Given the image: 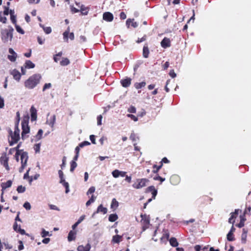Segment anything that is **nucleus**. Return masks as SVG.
I'll list each match as a JSON object with an SVG mask.
<instances>
[{"label": "nucleus", "instance_id": "1", "mask_svg": "<svg viewBox=\"0 0 251 251\" xmlns=\"http://www.w3.org/2000/svg\"><path fill=\"white\" fill-rule=\"evenodd\" d=\"M41 78V75L39 74L33 75L25 81V87L28 89L34 88L40 83Z\"/></svg>", "mask_w": 251, "mask_h": 251}, {"label": "nucleus", "instance_id": "2", "mask_svg": "<svg viewBox=\"0 0 251 251\" xmlns=\"http://www.w3.org/2000/svg\"><path fill=\"white\" fill-rule=\"evenodd\" d=\"M20 130L18 127V124H15L14 132H13L11 129H9L8 133L11 137V140H9V145L10 146H12L13 144L17 143L20 140Z\"/></svg>", "mask_w": 251, "mask_h": 251}, {"label": "nucleus", "instance_id": "3", "mask_svg": "<svg viewBox=\"0 0 251 251\" xmlns=\"http://www.w3.org/2000/svg\"><path fill=\"white\" fill-rule=\"evenodd\" d=\"M14 29L10 27L9 29H2L1 30V39L4 43L11 41L13 39V32Z\"/></svg>", "mask_w": 251, "mask_h": 251}, {"label": "nucleus", "instance_id": "4", "mask_svg": "<svg viewBox=\"0 0 251 251\" xmlns=\"http://www.w3.org/2000/svg\"><path fill=\"white\" fill-rule=\"evenodd\" d=\"M29 116L27 115L25 116L23 118V120L22 122V138L23 140H25L26 138L25 135L29 132L30 128L28 126V121H29Z\"/></svg>", "mask_w": 251, "mask_h": 251}, {"label": "nucleus", "instance_id": "5", "mask_svg": "<svg viewBox=\"0 0 251 251\" xmlns=\"http://www.w3.org/2000/svg\"><path fill=\"white\" fill-rule=\"evenodd\" d=\"M149 181L146 178L137 179L132 184V187L137 189H141L146 186L147 183Z\"/></svg>", "mask_w": 251, "mask_h": 251}, {"label": "nucleus", "instance_id": "6", "mask_svg": "<svg viewBox=\"0 0 251 251\" xmlns=\"http://www.w3.org/2000/svg\"><path fill=\"white\" fill-rule=\"evenodd\" d=\"M142 220L141 223L142 224V232L145 231L147 228H149L150 225L149 218L146 215H141Z\"/></svg>", "mask_w": 251, "mask_h": 251}, {"label": "nucleus", "instance_id": "7", "mask_svg": "<svg viewBox=\"0 0 251 251\" xmlns=\"http://www.w3.org/2000/svg\"><path fill=\"white\" fill-rule=\"evenodd\" d=\"M8 52L10 54L7 56L8 59L12 62H15L18 56L17 53L12 48L8 49Z\"/></svg>", "mask_w": 251, "mask_h": 251}, {"label": "nucleus", "instance_id": "8", "mask_svg": "<svg viewBox=\"0 0 251 251\" xmlns=\"http://www.w3.org/2000/svg\"><path fill=\"white\" fill-rule=\"evenodd\" d=\"M241 212V210L239 209H237L235 210L234 212H232L230 213V217L228 219V222L232 225L235 222L234 219L236 218V216L238 215L239 212Z\"/></svg>", "mask_w": 251, "mask_h": 251}, {"label": "nucleus", "instance_id": "9", "mask_svg": "<svg viewBox=\"0 0 251 251\" xmlns=\"http://www.w3.org/2000/svg\"><path fill=\"white\" fill-rule=\"evenodd\" d=\"M8 158L6 155H2L0 158V162L3 165L7 170H9V167L8 164Z\"/></svg>", "mask_w": 251, "mask_h": 251}, {"label": "nucleus", "instance_id": "10", "mask_svg": "<svg viewBox=\"0 0 251 251\" xmlns=\"http://www.w3.org/2000/svg\"><path fill=\"white\" fill-rule=\"evenodd\" d=\"M21 164H26L28 158V153L27 152L23 151L20 154Z\"/></svg>", "mask_w": 251, "mask_h": 251}, {"label": "nucleus", "instance_id": "11", "mask_svg": "<svg viewBox=\"0 0 251 251\" xmlns=\"http://www.w3.org/2000/svg\"><path fill=\"white\" fill-rule=\"evenodd\" d=\"M146 192H151L152 198L153 199H155L157 194V191L153 186H151L148 187L146 189Z\"/></svg>", "mask_w": 251, "mask_h": 251}, {"label": "nucleus", "instance_id": "12", "mask_svg": "<svg viewBox=\"0 0 251 251\" xmlns=\"http://www.w3.org/2000/svg\"><path fill=\"white\" fill-rule=\"evenodd\" d=\"M30 112L31 114V121H35L37 120V110L33 106H32L30 109Z\"/></svg>", "mask_w": 251, "mask_h": 251}, {"label": "nucleus", "instance_id": "13", "mask_svg": "<svg viewBox=\"0 0 251 251\" xmlns=\"http://www.w3.org/2000/svg\"><path fill=\"white\" fill-rule=\"evenodd\" d=\"M161 46L163 48H167L171 46V42L170 39L165 37L161 42Z\"/></svg>", "mask_w": 251, "mask_h": 251}, {"label": "nucleus", "instance_id": "14", "mask_svg": "<svg viewBox=\"0 0 251 251\" xmlns=\"http://www.w3.org/2000/svg\"><path fill=\"white\" fill-rule=\"evenodd\" d=\"M103 19L107 22H111L113 20V15L110 12H105L103 14Z\"/></svg>", "mask_w": 251, "mask_h": 251}, {"label": "nucleus", "instance_id": "15", "mask_svg": "<svg viewBox=\"0 0 251 251\" xmlns=\"http://www.w3.org/2000/svg\"><path fill=\"white\" fill-rule=\"evenodd\" d=\"M56 121V116L55 115L52 116L50 119L46 121V124L49 125L52 128H53L54 124ZM53 129H52L53 130Z\"/></svg>", "mask_w": 251, "mask_h": 251}, {"label": "nucleus", "instance_id": "16", "mask_svg": "<svg viewBox=\"0 0 251 251\" xmlns=\"http://www.w3.org/2000/svg\"><path fill=\"white\" fill-rule=\"evenodd\" d=\"M180 181V178L177 175H173L170 178L171 183L174 185H177Z\"/></svg>", "mask_w": 251, "mask_h": 251}, {"label": "nucleus", "instance_id": "17", "mask_svg": "<svg viewBox=\"0 0 251 251\" xmlns=\"http://www.w3.org/2000/svg\"><path fill=\"white\" fill-rule=\"evenodd\" d=\"M91 249V245L89 243L87 244L85 246L80 245L77 247L78 251H89Z\"/></svg>", "mask_w": 251, "mask_h": 251}, {"label": "nucleus", "instance_id": "18", "mask_svg": "<svg viewBox=\"0 0 251 251\" xmlns=\"http://www.w3.org/2000/svg\"><path fill=\"white\" fill-rule=\"evenodd\" d=\"M131 79L130 78H126L121 80V83L124 87H127L129 86L131 84Z\"/></svg>", "mask_w": 251, "mask_h": 251}, {"label": "nucleus", "instance_id": "19", "mask_svg": "<svg viewBox=\"0 0 251 251\" xmlns=\"http://www.w3.org/2000/svg\"><path fill=\"white\" fill-rule=\"evenodd\" d=\"M11 75L13 76V78L19 81L21 78V74L19 72L15 69L13 70L11 72Z\"/></svg>", "mask_w": 251, "mask_h": 251}, {"label": "nucleus", "instance_id": "20", "mask_svg": "<svg viewBox=\"0 0 251 251\" xmlns=\"http://www.w3.org/2000/svg\"><path fill=\"white\" fill-rule=\"evenodd\" d=\"M12 181L11 180H8L6 182H2L1 184V186L2 187V191L3 192L4 190L5 189L10 187L12 185Z\"/></svg>", "mask_w": 251, "mask_h": 251}, {"label": "nucleus", "instance_id": "21", "mask_svg": "<svg viewBox=\"0 0 251 251\" xmlns=\"http://www.w3.org/2000/svg\"><path fill=\"white\" fill-rule=\"evenodd\" d=\"M76 232L74 230H71L68 234V240L69 242L72 241L75 239Z\"/></svg>", "mask_w": 251, "mask_h": 251}, {"label": "nucleus", "instance_id": "22", "mask_svg": "<svg viewBox=\"0 0 251 251\" xmlns=\"http://www.w3.org/2000/svg\"><path fill=\"white\" fill-rule=\"evenodd\" d=\"M107 212V209L106 207H104L102 204L100 205L97 209L96 213H102L105 214Z\"/></svg>", "mask_w": 251, "mask_h": 251}, {"label": "nucleus", "instance_id": "23", "mask_svg": "<svg viewBox=\"0 0 251 251\" xmlns=\"http://www.w3.org/2000/svg\"><path fill=\"white\" fill-rule=\"evenodd\" d=\"M247 233H248L247 230H246L245 228H243V232L241 235V240H242V243H245V242L246 241V239H247Z\"/></svg>", "mask_w": 251, "mask_h": 251}, {"label": "nucleus", "instance_id": "24", "mask_svg": "<svg viewBox=\"0 0 251 251\" xmlns=\"http://www.w3.org/2000/svg\"><path fill=\"white\" fill-rule=\"evenodd\" d=\"M25 68L32 69L35 67V64L30 60H27L25 63Z\"/></svg>", "mask_w": 251, "mask_h": 251}, {"label": "nucleus", "instance_id": "25", "mask_svg": "<svg viewBox=\"0 0 251 251\" xmlns=\"http://www.w3.org/2000/svg\"><path fill=\"white\" fill-rule=\"evenodd\" d=\"M169 241L171 245L173 247H177L178 245L176 239L175 237H172Z\"/></svg>", "mask_w": 251, "mask_h": 251}, {"label": "nucleus", "instance_id": "26", "mask_svg": "<svg viewBox=\"0 0 251 251\" xmlns=\"http://www.w3.org/2000/svg\"><path fill=\"white\" fill-rule=\"evenodd\" d=\"M39 25L41 27H42L43 30H44V31L46 33V34H50L51 33V28L50 27H45L44 25H42L41 24H39Z\"/></svg>", "mask_w": 251, "mask_h": 251}, {"label": "nucleus", "instance_id": "27", "mask_svg": "<svg viewBox=\"0 0 251 251\" xmlns=\"http://www.w3.org/2000/svg\"><path fill=\"white\" fill-rule=\"evenodd\" d=\"M149 54V50L147 46H144L143 50V55L145 58H148Z\"/></svg>", "mask_w": 251, "mask_h": 251}, {"label": "nucleus", "instance_id": "28", "mask_svg": "<svg viewBox=\"0 0 251 251\" xmlns=\"http://www.w3.org/2000/svg\"><path fill=\"white\" fill-rule=\"evenodd\" d=\"M58 175H59V177L60 179V183L62 184L63 183L66 182L64 178L63 173L61 170H60L58 171Z\"/></svg>", "mask_w": 251, "mask_h": 251}, {"label": "nucleus", "instance_id": "29", "mask_svg": "<svg viewBox=\"0 0 251 251\" xmlns=\"http://www.w3.org/2000/svg\"><path fill=\"white\" fill-rule=\"evenodd\" d=\"M118 218V217L116 214H112L109 216L108 220L110 222H114L116 221Z\"/></svg>", "mask_w": 251, "mask_h": 251}, {"label": "nucleus", "instance_id": "30", "mask_svg": "<svg viewBox=\"0 0 251 251\" xmlns=\"http://www.w3.org/2000/svg\"><path fill=\"white\" fill-rule=\"evenodd\" d=\"M119 206V202L117 200L114 198L112 200V202L111 203V208H117Z\"/></svg>", "mask_w": 251, "mask_h": 251}, {"label": "nucleus", "instance_id": "31", "mask_svg": "<svg viewBox=\"0 0 251 251\" xmlns=\"http://www.w3.org/2000/svg\"><path fill=\"white\" fill-rule=\"evenodd\" d=\"M146 84V83L144 81H143L140 83H136L134 84V87H135L136 89H139L140 88H141L142 87L145 86Z\"/></svg>", "mask_w": 251, "mask_h": 251}, {"label": "nucleus", "instance_id": "32", "mask_svg": "<svg viewBox=\"0 0 251 251\" xmlns=\"http://www.w3.org/2000/svg\"><path fill=\"white\" fill-rule=\"evenodd\" d=\"M121 238H122L121 236L119 235H116L113 237L112 241L116 243H119L120 242Z\"/></svg>", "mask_w": 251, "mask_h": 251}, {"label": "nucleus", "instance_id": "33", "mask_svg": "<svg viewBox=\"0 0 251 251\" xmlns=\"http://www.w3.org/2000/svg\"><path fill=\"white\" fill-rule=\"evenodd\" d=\"M79 11H81L82 14L84 15H86L88 14L87 8L86 7H85L83 5H81L80 9Z\"/></svg>", "mask_w": 251, "mask_h": 251}, {"label": "nucleus", "instance_id": "34", "mask_svg": "<svg viewBox=\"0 0 251 251\" xmlns=\"http://www.w3.org/2000/svg\"><path fill=\"white\" fill-rule=\"evenodd\" d=\"M70 64V61L67 58H63L62 60L60 62V64L62 66H67Z\"/></svg>", "mask_w": 251, "mask_h": 251}, {"label": "nucleus", "instance_id": "35", "mask_svg": "<svg viewBox=\"0 0 251 251\" xmlns=\"http://www.w3.org/2000/svg\"><path fill=\"white\" fill-rule=\"evenodd\" d=\"M69 31H70V27H68L67 30H66L63 33V38L66 41H68V35H69Z\"/></svg>", "mask_w": 251, "mask_h": 251}, {"label": "nucleus", "instance_id": "36", "mask_svg": "<svg viewBox=\"0 0 251 251\" xmlns=\"http://www.w3.org/2000/svg\"><path fill=\"white\" fill-rule=\"evenodd\" d=\"M43 133V131L42 129H40L38 130V133L35 136L37 140H39L42 138Z\"/></svg>", "mask_w": 251, "mask_h": 251}, {"label": "nucleus", "instance_id": "37", "mask_svg": "<svg viewBox=\"0 0 251 251\" xmlns=\"http://www.w3.org/2000/svg\"><path fill=\"white\" fill-rule=\"evenodd\" d=\"M77 167V163L75 161H72L71 162L70 171L73 172Z\"/></svg>", "mask_w": 251, "mask_h": 251}, {"label": "nucleus", "instance_id": "38", "mask_svg": "<svg viewBox=\"0 0 251 251\" xmlns=\"http://www.w3.org/2000/svg\"><path fill=\"white\" fill-rule=\"evenodd\" d=\"M17 191L19 193H24L25 191V187L22 185H20L17 187Z\"/></svg>", "mask_w": 251, "mask_h": 251}, {"label": "nucleus", "instance_id": "39", "mask_svg": "<svg viewBox=\"0 0 251 251\" xmlns=\"http://www.w3.org/2000/svg\"><path fill=\"white\" fill-rule=\"evenodd\" d=\"M119 174L120 171L118 170H115L112 172V175L115 178L118 177L120 176Z\"/></svg>", "mask_w": 251, "mask_h": 251}, {"label": "nucleus", "instance_id": "40", "mask_svg": "<svg viewBox=\"0 0 251 251\" xmlns=\"http://www.w3.org/2000/svg\"><path fill=\"white\" fill-rule=\"evenodd\" d=\"M227 239L229 241H232L234 240V237H233V234L230 232H228L227 234Z\"/></svg>", "mask_w": 251, "mask_h": 251}, {"label": "nucleus", "instance_id": "41", "mask_svg": "<svg viewBox=\"0 0 251 251\" xmlns=\"http://www.w3.org/2000/svg\"><path fill=\"white\" fill-rule=\"evenodd\" d=\"M95 191V187H94V186H92L88 190V191L87 192V195H89L90 194H92L94 193V192Z\"/></svg>", "mask_w": 251, "mask_h": 251}, {"label": "nucleus", "instance_id": "42", "mask_svg": "<svg viewBox=\"0 0 251 251\" xmlns=\"http://www.w3.org/2000/svg\"><path fill=\"white\" fill-rule=\"evenodd\" d=\"M15 27L17 32L21 33L22 34H24L25 33L24 30L19 25H16Z\"/></svg>", "mask_w": 251, "mask_h": 251}, {"label": "nucleus", "instance_id": "43", "mask_svg": "<svg viewBox=\"0 0 251 251\" xmlns=\"http://www.w3.org/2000/svg\"><path fill=\"white\" fill-rule=\"evenodd\" d=\"M245 221V219L241 216L240 222L237 225V226L238 227H239V228L243 227L244 226Z\"/></svg>", "mask_w": 251, "mask_h": 251}, {"label": "nucleus", "instance_id": "44", "mask_svg": "<svg viewBox=\"0 0 251 251\" xmlns=\"http://www.w3.org/2000/svg\"><path fill=\"white\" fill-rule=\"evenodd\" d=\"M24 207L27 210H29L31 209V205L29 202L26 201L24 203L23 205Z\"/></svg>", "mask_w": 251, "mask_h": 251}, {"label": "nucleus", "instance_id": "45", "mask_svg": "<svg viewBox=\"0 0 251 251\" xmlns=\"http://www.w3.org/2000/svg\"><path fill=\"white\" fill-rule=\"evenodd\" d=\"M127 111L129 112V113H136V108L134 106H130L128 109H127Z\"/></svg>", "mask_w": 251, "mask_h": 251}, {"label": "nucleus", "instance_id": "46", "mask_svg": "<svg viewBox=\"0 0 251 251\" xmlns=\"http://www.w3.org/2000/svg\"><path fill=\"white\" fill-rule=\"evenodd\" d=\"M50 233L49 231H46L44 229H42V231L41 232V236L42 237H45L47 236H50Z\"/></svg>", "mask_w": 251, "mask_h": 251}, {"label": "nucleus", "instance_id": "47", "mask_svg": "<svg viewBox=\"0 0 251 251\" xmlns=\"http://www.w3.org/2000/svg\"><path fill=\"white\" fill-rule=\"evenodd\" d=\"M51 87V84L50 83H46L43 87V91H45L46 89L50 88Z\"/></svg>", "mask_w": 251, "mask_h": 251}, {"label": "nucleus", "instance_id": "48", "mask_svg": "<svg viewBox=\"0 0 251 251\" xmlns=\"http://www.w3.org/2000/svg\"><path fill=\"white\" fill-rule=\"evenodd\" d=\"M62 185L66 188L65 193H67V194L69 192V191H70L69 183L66 182L65 183H63Z\"/></svg>", "mask_w": 251, "mask_h": 251}, {"label": "nucleus", "instance_id": "49", "mask_svg": "<svg viewBox=\"0 0 251 251\" xmlns=\"http://www.w3.org/2000/svg\"><path fill=\"white\" fill-rule=\"evenodd\" d=\"M162 163L160 166H157L156 165H154L153 166V168H156V169L153 170V171H152L153 173H157L158 172V171H159V170L162 167Z\"/></svg>", "mask_w": 251, "mask_h": 251}, {"label": "nucleus", "instance_id": "50", "mask_svg": "<svg viewBox=\"0 0 251 251\" xmlns=\"http://www.w3.org/2000/svg\"><path fill=\"white\" fill-rule=\"evenodd\" d=\"M89 145H90V143L88 141H85L80 143L79 144V147H80V148H83L84 146H88Z\"/></svg>", "mask_w": 251, "mask_h": 251}, {"label": "nucleus", "instance_id": "51", "mask_svg": "<svg viewBox=\"0 0 251 251\" xmlns=\"http://www.w3.org/2000/svg\"><path fill=\"white\" fill-rule=\"evenodd\" d=\"M45 40V39L44 38H42L39 36L37 37V41L40 45L43 44L44 43Z\"/></svg>", "mask_w": 251, "mask_h": 251}, {"label": "nucleus", "instance_id": "52", "mask_svg": "<svg viewBox=\"0 0 251 251\" xmlns=\"http://www.w3.org/2000/svg\"><path fill=\"white\" fill-rule=\"evenodd\" d=\"M127 116L130 118H131L132 120H133L135 122H136L138 121V118L135 116L132 115V114H127Z\"/></svg>", "mask_w": 251, "mask_h": 251}, {"label": "nucleus", "instance_id": "53", "mask_svg": "<svg viewBox=\"0 0 251 251\" xmlns=\"http://www.w3.org/2000/svg\"><path fill=\"white\" fill-rule=\"evenodd\" d=\"M34 150L35 151V152L37 153V152H39L40 151V144H36L35 146H34Z\"/></svg>", "mask_w": 251, "mask_h": 251}, {"label": "nucleus", "instance_id": "54", "mask_svg": "<svg viewBox=\"0 0 251 251\" xmlns=\"http://www.w3.org/2000/svg\"><path fill=\"white\" fill-rule=\"evenodd\" d=\"M102 117L101 115H99L97 117V125L100 126L101 125V120Z\"/></svg>", "mask_w": 251, "mask_h": 251}, {"label": "nucleus", "instance_id": "55", "mask_svg": "<svg viewBox=\"0 0 251 251\" xmlns=\"http://www.w3.org/2000/svg\"><path fill=\"white\" fill-rule=\"evenodd\" d=\"M130 139H131L132 141H136V139L138 138L135 134L134 133H132L130 136Z\"/></svg>", "mask_w": 251, "mask_h": 251}, {"label": "nucleus", "instance_id": "56", "mask_svg": "<svg viewBox=\"0 0 251 251\" xmlns=\"http://www.w3.org/2000/svg\"><path fill=\"white\" fill-rule=\"evenodd\" d=\"M7 21L6 18L2 15H0V22L5 24Z\"/></svg>", "mask_w": 251, "mask_h": 251}, {"label": "nucleus", "instance_id": "57", "mask_svg": "<svg viewBox=\"0 0 251 251\" xmlns=\"http://www.w3.org/2000/svg\"><path fill=\"white\" fill-rule=\"evenodd\" d=\"M49 207H50V209H52V210H57V211L60 210L59 208L55 205L50 204Z\"/></svg>", "mask_w": 251, "mask_h": 251}, {"label": "nucleus", "instance_id": "58", "mask_svg": "<svg viewBox=\"0 0 251 251\" xmlns=\"http://www.w3.org/2000/svg\"><path fill=\"white\" fill-rule=\"evenodd\" d=\"M66 161V157L65 156H64L62 159V163L60 166L61 169H63L65 167Z\"/></svg>", "mask_w": 251, "mask_h": 251}, {"label": "nucleus", "instance_id": "59", "mask_svg": "<svg viewBox=\"0 0 251 251\" xmlns=\"http://www.w3.org/2000/svg\"><path fill=\"white\" fill-rule=\"evenodd\" d=\"M90 139L93 144H96L95 136L94 135H91L90 136Z\"/></svg>", "mask_w": 251, "mask_h": 251}, {"label": "nucleus", "instance_id": "60", "mask_svg": "<svg viewBox=\"0 0 251 251\" xmlns=\"http://www.w3.org/2000/svg\"><path fill=\"white\" fill-rule=\"evenodd\" d=\"M17 231L19 232L22 235H25V230L24 229H22L20 227V226H19V228H18V230Z\"/></svg>", "mask_w": 251, "mask_h": 251}, {"label": "nucleus", "instance_id": "61", "mask_svg": "<svg viewBox=\"0 0 251 251\" xmlns=\"http://www.w3.org/2000/svg\"><path fill=\"white\" fill-rule=\"evenodd\" d=\"M19 243L20 244H19V245L18 246V249H19V250L21 251V250L24 249V245H23V243L22 241H19Z\"/></svg>", "mask_w": 251, "mask_h": 251}, {"label": "nucleus", "instance_id": "62", "mask_svg": "<svg viewBox=\"0 0 251 251\" xmlns=\"http://www.w3.org/2000/svg\"><path fill=\"white\" fill-rule=\"evenodd\" d=\"M154 179L156 180H160L161 182H163L165 180V179L164 178H162L159 176H157L156 177H154Z\"/></svg>", "mask_w": 251, "mask_h": 251}, {"label": "nucleus", "instance_id": "63", "mask_svg": "<svg viewBox=\"0 0 251 251\" xmlns=\"http://www.w3.org/2000/svg\"><path fill=\"white\" fill-rule=\"evenodd\" d=\"M10 19L13 24H16V16H15V15L10 16Z\"/></svg>", "mask_w": 251, "mask_h": 251}, {"label": "nucleus", "instance_id": "64", "mask_svg": "<svg viewBox=\"0 0 251 251\" xmlns=\"http://www.w3.org/2000/svg\"><path fill=\"white\" fill-rule=\"evenodd\" d=\"M169 75L172 78L175 77L176 75L174 70H172L170 71Z\"/></svg>", "mask_w": 251, "mask_h": 251}]
</instances>
